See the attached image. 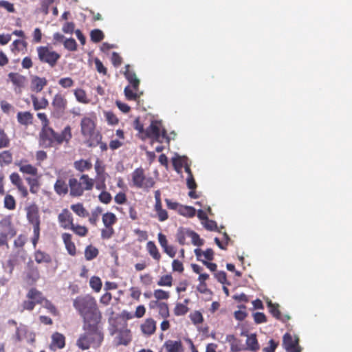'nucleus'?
I'll use <instances>...</instances> for the list:
<instances>
[{"label":"nucleus","mask_w":352,"mask_h":352,"mask_svg":"<svg viewBox=\"0 0 352 352\" xmlns=\"http://www.w3.org/2000/svg\"><path fill=\"white\" fill-rule=\"evenodd\" d=\"M113 229L112 227H106L105 229H102L101 232V236L102 239H110L113 234Z\"/></svg>","instance_id":"obj_61"},{"label":"nucleus","mask_w":352,"mask_h":352,"mask_svg":"<svg viewBox=\"0 0 352 352\" xmlns=\"http://www.w3.org/2000/svg\"><path fill=\"white\" fill-rule=\"evenodd\" d=\"M12 160V155L11 153L8 151H5L0 153V162H3L5 164H10Z\"/></svg>","instance_id":"obj_52"},{"label":"nucleus","mask_w":352,"mask_h":352,"mask_svg":"<svg viewBox=\"0 0 352 352\" xmlns=\"http://www.w3.org/2000/svg\"><path fill=\"white\" fill-rule=\"evenodd\" d=\"M116 216L111 212H107L102 216V222L105 227H111V226L116 222Z\"/></svg>","instance_id":"obj_33"},{"label":"nucleus","mask_w":352,"mask_h":352,"mask_svg":"<svg viewBox=\"0 0 352 352\" xmlns=\"http://www.w3.org/2000/svg\"><path fill=\"white\" fill-rule=\"evenodd\" d=\"M278 345V342H276L274 340L271 339L269 341V346L265 347L263 351L265 352H275L276 349Z\"/></svg>","instance_id":"obj_64"},{"label":"nucleus","mask_w":352,"mask_h":352,"mask_svg":"<svg viewBox=\"0 0 352 352\" xmlns=\"http://www.w3.org/2000/svg\"><path fill=\"white\" fill-rule=\"evenodd\" d=\"M90 36L93 42L98 43L103 39L104 34L100 30L95 29L91 32Z\"/></svg>","instance_id":"obj_40"},{"label":"nucleus","mask_w":352,"mask_h":352,"mask_svg":"<svg viewBox=\"0 0 352 352\" xmlns=\"http://www.w3.org/2000/svg\"><path fill=\"white\" fill-rule=\"evenodd\" d=\"M27 298L34 301L35 304L42 305L45 298L43 297L41 293L35 289H31L28 294Z\"/></svg>","instance_id":"obj_22"},{"label":"nucleus","mask_w":352,"mask_h":352,"mask_svg":"<svg viewBox=\"0 0 352 352\" xmlns=\"http://www.w3.org/2000/svg\"><path fill=\"white\" fill-rule=\"evenodd\" d=\"M190 230L185 228H179L177 230V234H176V239L177 242L183 245L186 243V239L187 238H190V234H191Z\"/></svg>","instance_id":"obj_16"},{"label":"nucleus","mask_w":352,"mask_h":352,"mask_svg":"<svg viewBox=\"0 0 352 352\" xmlns=\"http://www.w3.org/2000/svg\"><path fill=\"white\" fill-rule=\"evenodd\" d=\"M191 242L194 245L201 246L204 245V240L201 239L199 236L192 230L191 231L190 236Z\"/></svg>","instance_id":"obj_47"},{"label":"nucleus","mask_w":352,"mask_h":352,"mask_svg":"<svg viewBox=\"0 0 352 352\" xmlns=\"http://www.w3.org/2000/svg\"><path fill=\"white\" fill-rule=\"evenodd\" d=\"M299 339L298 337L294 338L289 333H286L283 337V346L287 352H301V347L299 346Z\"/></svg>","instance_id":"obj_7"},{"label":"nucleus","mask_w":352,"mask_h":352,"mask_svg":"<svg viewBox=\"0 0 352 352\" xmlns=\"http://www.w3.org/2000/svg\"><path fill=\"white\" fill-rule=\"evenodd\" d=\"M186 160H187V159L185 157H179L178 159H176V158L173 159V164L175 166H184L185 171L188 174V176L192 175V173L190 171V167L187 164Z\"/></svg>","instance_id":"obj_31"},{"label":"nucleus","mask_w":352,"mask_h":352,"mask_svg":"<svg viewBox=\"0 0 352 352\" xmlns=\"http://www.w3.org/2000/svg\"><path fill=\"white\" fill-rule=\"evenodd\" d=\"M267 307L269 308L270 313L277 320H282L281 313L279 310V305L278 304H274L272 301L267 302Z\"/></svg>","instance_id":"obj_28"},{"label":"nucleus","mask_w":352,"mask_h":352,"mask_svg":"<svg viewBox=\"0 0 352 352\" xmlns=\"http://www.w3.org/2000/svg\"><path fill=\"white\" fill-rule=\"evenodd\" d=\"M58 220L61 226L65 229H71L73 223L72 214L67 210H64L59 215Z\"/></svg>","instance_id":"obj_11"},{"label":"nucleus","mask_w":352,"mask_h":352,"mask_svg":"<svg viewBox=\"0 0 352 352\" xmlns=\"http://www.w3.org/2000/svg\"><path fill=\"white\" fill-rule=\"evenodd\" d=\"M72 230L76 234L84 236L86 235L87 232V229L82 226H75L74 224L72 226Z\"/></svg>","instance_id":"obj_49"},{"label":"nucleus","mask_w":352,"mask_h":352,"mask_svg":"<svg viewBox=\"0 0 352 352\" xmlns=\"http://www.w3.org/2000/svg\"><path fill=\"white\" fill-rule=\"evenodd\" d=\"M73 304L74 307L84 316L89 313L94 314L96 311L95 299L90 296L78 297L74 300Z\"/></svg>","instance_id":"obj_4"},{"label":"nucleus","mask_w":352,"mask_h":352,"mask_svg":"<svg viewBox=\"0 0 352 352\" xmlns=\"http://www.w3.org/2000/svg\"><path fill=\"white\" fill-rule=\"evenodd\" d=\"M102 212V210L100 208H96L94 211L91 212V215L89 217V222L93 225H96V223L98 220L99 215Z\"/></svg>","instance_id":"obj_51"},{"label":"nucleus","mask_w":352,"mask_h":352,"mask_svg":"<svg viewBox=\"0 0 352 352\" xmlns=\"http://www.w3.org/2000/svg\"><path fill=\"white\" fill-rule=\"evenodd\" d=\"M67 101L65 96L60 94H56L53 98L52 105L54 113L57 117L63 116L67 107Z\"/></svg>","instance_id":"obj_8"},{"label":"nucleus","mask_w":352,"mask_h":352,"mask_svg":"<svg viewBox=\"0 0 352 352\" xmlns=\"http://www.w3.org/2000/svg\"><path fill=\"white\" fill-rule=\"evenodd\" d=\"M74 27L75 25L74 23L67 22L63 25L62 30L66 34H72L74 31Z\"/></svg>","instance_id":"obj_60"},{"label":"nucleus","mask_w":352,"mask_h":352,"mask_svg":"<svg viewBox=\"0 0 352 352\" xmlns=\"http://www.w3.org/2000/svg\"><path fill=\"white\" fill-rule=\"evenodd\" d=\"M41 305L47 309L51 314L54 315L56 314V309L55 307L49 300L45 299Z\"/></svg>","instance_id":"obj_62"},{"label":"nucleus","mask_w":352,"mask_h":352,"mask_svg":"<svg viewBox=\"0 0 352 352\" xmlns=\"http://www.w3.org/2000/svg\"><path fill=\"white\" fill-rule=\"evenodd\" d=\"M98 254V250L91 245L87 246L85 252V258L88 261L92 260L96 257Z\"/></svg>","instance_id":"obj_36"},{"label":"nucleus","mask_w":352,"mask_h":352,"mask_svg":"<svg viewBox=\"0 0 352 352\" xmlns=\"http://www.w3.org/2000/svg\"><path fill=\"white\" fill-rule=\"evenodd\" d=\"M72 138L71 128L67 126L62 131L61 134H57V143L60 144L63 141L68 142Z\"/></svg>","instance_id":"obj_27"},{"label":"nucleus","mask_w":352,"mask_h":352,"mask_svg":"<svg viewBox=\"0 0 352 352\" xmlns=\"http://www.w3.org/2000/svg\"><path fill=\"white\" fill-rule=\"evenodd\" d=\"M254 320L256 324H261L267 322L266 316L262 312H256L254 314Z\"/></svg>","instance_id":"obj_54"},{"label":"nucleus","mask_w":352,"mask_h":352,"mask_svg":"<svg viewBox=\"0 0 352 352\" xmlns=\"http://www.w3.org/2000/svg\"><path fill=\"white\" fill-rule=\"evenodd\" d=\"M146 248L151 256L155 260L159 261L160 258V254L155 244L153 241H148L146 244Z\"/></svg>","instance_id":"obj_29"},{"label":"nucleus","mask_w":352,"mask_h":352,"mask_svg":"<svg viewBox=\"0 0 352 352\" xmlns=\"http://www.w3.org/2000/svg\"><path fill=\"white\" fill-rule=\"evenodd\" d=\"M57 142V133L49 127L48 125L43 126L42 131L40 134V142L44 147H50L52 144Z\"/></svg>","instance_id":"obj_6"},{"label":"nucleus","mask_w":352,"mask_h":352,"mask_svg":"<svg viewBox=\"0 0 352 352\" xmlns=\"http://www.w3.org/2000/svg\"><path fill=\"white\" fill-rule=\"evenodd\" d=\"M62 239L69 254L72 256L76 254V247L74 243L72 241V235L68 233H63L62 234Z\"/></svg>","instance_id":"obj_18"},{"label":"nucleus","mask_w":352,"mask_h":352,"mask_svg":"<svg viewBox=\"0 0 352 352\" xmlns=\"http://www.w3.org/2000/svg\"><path fill=\"white\" fill-rule=\"evenodd\" d=\"M103 340V335L98 329H95L82 335L77 340V345L82 350L90 347H98Z\"/></svg>","instance_id":"obj_2"},{"label":"nucleus","mask_w":352,"mask_h":352,"mask_svg":"<svg viewBox=\"0 0 352 352\" xmlns=\"http://www.w3.org/2000/svg\"><path fill=\"white\" fill-rule=\"evenodd\" d=\"M10 80L16 87L21 88L23 87L25 82V77L22 75L16 73H10L8 74Z\"/></svg>","instance_id":"obj_24"},{"label":"nucleus","mask_w":352,"mask_h":352,"mask_svg":"<svg viewBox=\"0 0 352 352\" xmlns=\"http://www.w3.org/2000/svg\"><path fill=\"white\" fill-rule=\"evenodd\" d=\"M159 313L163 318H167L169 315L168 313V308L166 303L164 302H160L159 303Z\"/></svg>","instance_id":"obj_55"},{"label":"nucleus","mask_w":352,"mask_h":352,"mask_svg":"<svg viewBox=\"0 0 352 352\" xmlns=\"http://www.w3.org/2000/svg\"><path fill=\"white\" fill-rule=\"evenodd\" d=\"M163 346L167 352H181L182 351V343L180 341L169 340L165 342Z\"/></svg>","instance_id":"obj_19"},{"label":"nucleus","mask_w":352,"mask_h":352,"mask_svg":"<svg viewBox=\"0 0 352 352\" xmlns=\"http://www.w3.org/2000/svg\"><path fill=\"white\" fill-rule=\"evenodd\" d=\"M52 340L50 348L52 350L55 351L56 349H62L65 346V337L63 334L55 333L52 335Z\"/></svg>","instance_id":"obj_13"},{"label":"nucleus","mask_w":352,"mask_h":352,"mask_svg":"<svg viewBox=\"0 0 352 352\" xmlns=\"http://www.w3.org/2000/svg\"><path fill=\"white\" fill-rule=\"evenodd\" d=\"M154 297L157 300H166L169 298V292L162 289H156L153 293Z\"/></svg>","instance_id":"obj_46"},{"label":"nucleus","mask_w":352,"mask_h":352,"mask_svg":"<svg viewBox=\"0 0 352 352\" xmlns=\"http://www.w3.org/2000/svg\"><path fill=\"white\" fill-rule=\"evenodd\" d=\"M186 160H187V159L185 157H179L178 159H176V158L173 159V164L175 166H184L185 171L188 174V176L192 175V173L190 171V167L187 164Z\"/></svg>","instance_id":"obj_32"},{"label":"nucleus","mask_w":352,"mask_h":352,"mask_svg":"<svg viewBox=\"0 0 352 352\" xmlns=\"http://www.w3.org/2000/svg\"><path fill=\"white\" fill-rule=\"evenodd\" d=\"M134 91L131 90L129 86L124 88V91L127 99L135 100L140 97V94L138 93V89L136 91L134 89Z\"/></svg>","instance_id":"obj_42"},{"label":"nucleus","mask_w":352,"mask_h":352,"mask_svg":"<svg viewBox=\"0 0 352 352\" xmlns=\"http://www.w3.org/2000/svg\"><path fill=\"white\" fill-rule=\"evenodd\" d=\"M190 319L194 324H199L203 321V317L200 312L195 311L190 314Z\"/></svg>","instance_id":"obj_56"},{"label":"nucleus","mask_w":352,"mask_h":352,"mask_svg":"<svg viewBox=\"0 0 352 352\" xmlns=\"http://www.w3.org/2000/svg\"><path fill=\"white\" fill-rule=\"evenodd\" d=\"M47 80L45 78H40L36 76L32 77L31 89L36 92H40L47 85Z\"/></svg>","instance_id":"obj_12"},{"label":"nucleus","mask_w":352,"mask_h":352,"mask_svg":"<svg viewBox=\"0 0 352 352\" xmlns=\"http://www.w3.org/2000/svg\"><path fill=\"white\" fill-rule=\"evenodd\" d=\"M155 322L151 318L146 320V321L141 325V330L145 335L153 334L155 332Z\"/></svg>","instance_id":"obj_17"},{"label":"nucleus","mask_w":352,"mask_h":352,"mask_svg":"<svg viewBox=\"0 0 352 352\" xmlns=\"http://www.w3.org/2000/svg\"><path fill=\"white\" fill-rule=\"evenodd\" d=\"M93 186V180L87 175H82L80 179L74 177L69 179L70 195L72 197L81 196L85 190H91Z\"/></svg>","instance_id":"obj_1"},{"label":"nucleus","mask_w":352,"mask_h":352,"mask_svg":"<svg viewBox=\"0 0 352 352\" xmlns=\"http://www.w3.org/2000/svg\"><path fill=\"white\" fill-rule=\"evenodd\" d=\"M95 124L94 122L88 118H85L81 121V131L84 136L90 137L91 140L98 134L94 131Z\"/></svg>","instance_id":"obj_9"},{"label":"nucleus","mask_w":352,"mask_h":352,"mask_svg":"<svg viewBox=\"0 0 352 352\" xmlns=\"http://www.w3.org/2000/svg\"><path fill=\"white\" fill-rule=\"evenodd\" d=\"M74 95L76 100L82 103H87L88 100L85 91L81 89H77L74 91Z\"/></svg>","instance_id":"obj_39"},{"label":"nucleus","mask_w":352,"mask_h":352,"mask_svg":"<svg viewBox=\"0 0 352 352\" xmlns=\"http://www.w3.org/2000/svg\"><path fill=\"white\" fill-rule=\"evenodd\" d=\"M161 122L153 121L146 130V135L160 142H162L164 139L168 142L170 139L175 138L176 133L174 131L170 133V136H167L164 129L161 131Z\"/></svg>","instance_id":"obj_3"},{"label":"nucleus","mask_w":352,"mask_h":352,"mask_svg":"<svg viewBox=\"0 0 352 352\" xmlns=\"http://www.w3.org/2000/svg\"><path fill=\"white\" fill-rule=\"evenodd\" d=\"M37 52L39 60L49 64L51 67H54L60 57V54L47 47H38Z\"/></svg>","instance_id":"obj_5"},{"label":"nucleus","mask_w":352,"mask_h":352,"mask_svg":"<svg viewBox=\"0 0 352 352\" xmlns=\"http://www.w3.org/2000/svg\"><path fill=\"white\" fill-rule=\"evenodd\" d=\"M188 311V307L183 304H177L175 308L174 312L176 316H183Z\"/></svg>","instance_id":"obj_53"},{"label":"nucleus","mask_w":352,"mask_h":352,"mask_svg":"<svg viewBox=\"0 0 352 352\" xmlns=\"http://www.w3.org/2000/svg\"><path fill=\"white\" fill-rule=\"evenodd\" d=\"M26 331V327L23 325L20 326L16 329L15 336L17 341H21L23 338V336L25 333Z\"/></svg>","instance_id":"obj_57"},{"label":"nucleus","mask_w":352,"mask_h":352,"mask_svg":"<svg viewBox=\"0 0 352 352\" xmlns=\"http://www.w3.org/2000/svg\"><path fill=\"white\" fill-rule=\"evenodd\" d=\"M54 190L59 195H65L68 192V186L65 181L58 178L54 184Z\"/></svg>","instance_id":"obj_21"},{"label":"nucleus","mask_w":352,"mask_h":352,"mask_svg":"<svg viewBox=\"0 0 352 352\" xmlns=\"http://www.w3.org/2000/svg\"><path fill=\"white\" fill-rule=\"evenodd\" d=\"M124 76L129 82L132 84L133 89L135 91L138 90L140 85V80L134 72L130 71L129 65H126Z\"/></svg>","instance_id":"obj_15"},{"label":"nucleus","mask_w":352,"mask_h":352,"mask_svg":"<svg viewBox=\"0 0 352 352\" xmlns=\"http://www.w3.org/2000/svg\"><path fill=\"white\" fill-rule=\"evenodd\" d=\"M17 120L23 125H28L32 123V116L30 112H19L17 113Z\"/></svg>","instance_id":"obj_26"},{"label":"nucleus","mask_w":352,"mask_h":352,"mask_svg":"<svg viewBox=\"0 0 352 352\" xmlns=\"http://www.w3.org/2000/svg\"><path fill=\"white\" fill-rule=\"evenodd\" d=\"M100 140L101 136L99 134H96L95 138L89 140V146H96L97 144H99L102 151H106L107 148V144L101 142Z\"/></svg>","instance_id":"obj_35"},{"label":"nucleus","mask_w":352,"mask_h":352,"mask_svg":"<svg viewBox=\"0 0 352 352\" xmlns=\"http://www.w3.org/2000/svg\"><path fill=\"white\" fill-rule=\"evenodd\" d=\"M65 49L69 51H76L77 49V43L74 38H67L63 41Z\"/></svg>","instance_id":"obj_44"},{"label":"nucleus","mask_w":352,"mask_h":352,"mask_svg":"<svg viewBox=\"0 0 352 352\" xmlns=\"http://www.w3.org/2000/svg\"><path fill=\"white\" fill-rule=\"evenodd\" d=\"M98 198H99L100 201L104 204H108L111 200V196L110 193H109L106 191L102 192L100 194Z\"/></svg>","instance_id":"obj_63"},{"label":"nucleus","mask_w":352,"mask_h":352,"mask_svg":"<svg viewBox=\"0 0 352 352\" xmlns=\"http://www.w3.org/2000/svg\"><path fill=\"white\" fill-rule=\"evenodd\" d=\"M27 180L30 186V192L32 193H36L38 189L37 180L31 178H27Z\"/></svg>","instance_id":"obj_58"},{"label":"nucleus","mask_w":352,"mask_h":352,"mask_svg":"<svg viewBox=\"0 0 352 352\" xmlns=\"http://www.w3.org/2000/svg\"><path fill=\"white\" fill-rule=\"evenodd\" d=\"M247 349L256 352L259 349V344L255 334H251L246 339Z\"/></svg>","instance_id":"obj_23"},{"label":"nucleus","mask_w":352,"mask_h":352,"mask_svg":"<svg viewBox=\"0 0 352 352\" xmlns=\"http://www.w3.org/2000/svg\"><path fill=\"white\" fill-rule=\"evenodd\" d=\"M132 179L133 184L138 187L142 188L144 186V181L145 180V176L144 171L141 168H137L134 170L132 175Z\"/></svg>","instance_id":"obj_14"},{"label":"nucleus","mask_w":352,"mask_h":352,"mask_svg":"<svg viewBox=\"0 0 352 352\" xmlns=\"http://www.w3.org/2000/svg\"><path fill=\"white\" fill-rule=\"evenodd\" d=\"M74 167L83 172L85 170L89 169L91 167V164L86 160H79L74 162Z\"/></svg>","instance_id":"obj_37"},{"label":"nucleus","mask_w":352,"mask_h":352,"mask_svg":"<svg viewBox=\"0 0 352 352\" xmlns=\"http://www.w3.org/2000/svg\"><path fill=\"white\" fill-rule=\"evenodd\" d=\"M160 286H171L172 285V276L170 275H165L162 276L157 282Z\"/></svg>","instance_id":"obj_50"},{"label":"nucleus","mask_w":352,"mask_h":352,"mask_svg":"<svg viewBox=\"0 0 352 352\" xmlns=\"http://www.w3.org/2000/svg\"><path fill=\"white\" fill-rule=\"evenodd\" d=\"M4 206L9 210H13L15 208V200L12 195H7L5 197Z\"/></svg>","instance_id":"obj_45"},{"label":"nucleus","mask_w":352,"mask_h":352,"mask_svg":"<svg viewBox=\"0 0 352 352\" xmlns=\"http://www.w3.org/2000/svg\"><path fill=\"white\" fill-rule=\"evenodd\" d=\"M179 213L184 216L193 217L196 214V210L191 206H180L178 208Z\"/></svg>","instance_id":"obj_34"},{"label":"nucleus","mask_w":352,"mask_h":352,"mask_svg":"<svg viewBox=\"0 0 352 352\" xmlns=\"http://www.w3.org/2000/svg\"><path fill=\"white\" fill-rule=\"evenodd\" d=\"M34 259L38 263H49L52 261V258L50 254L41 250L35 252Z\"/></svg>","instance_id":"obj_25"},{"label":"nucleus","mask_w":352,"mask_h":352,"mask_svg":"<svg viewBox=\"0 0 352 352\" xmlns=\"http://www.w3.org/2000/svg\"><path fill=\"white\" fill-rule=\"evenodd\" d=\"M131 340V331L127 329H122L119 330L115 340L116 344L127 345Z\"/></svg>","instance_id":"obj_10"},{"label":"nucleus","mask_w":352,"mask_h":352,"mask_svg":"<svg viewBox=\"0 0 352 352\" xmlns=\"http://www.w3.org/2000/svg\"><path fill=\"white\" fill-rule=\"evenodd\" d=\"M89 285L94 290L98 292L101 289L102 282L98 277L93 276L90 279Z\"/></svg>","instance_id":"obj_41"},{"label":"nucleus","mask_w":352,"mask_h":352,"mask_svg":"<svg viewBox=\"0 0 352 352\" xmlns=\"http://www.w3.org/2000/svg\"><path fill=\"white\" fill-rule=\"evenodd\" d=\"M71 208L76 214L80 217H86L88 215L87 211L80 204L72 205Z\"/></svg>","instance_id":"obj_38"},{"label":"nucleus","mask_w":352,"mask_h":352,"mask_svg":"<svg viewBox=\"0 0 352 352\" xmlns=\"http://www.w3.org/2000/svg\"><path fill=\"white\" fill-rule=\"evenodd\" d=\"M9 144V140L3 132V130L0 129V148L7 147Z\"/></svg>","instance_id":"obj_59"},{"label":"nucleus","mask_w":352,"mask_h":352,"mask_svg":"<svg viewBox=\"0 0 352 352\" xmlns=\"http://www.w3.org/2000/svg\"><path fill=\"white\" fill-rule=\"evenodd\" d=\"M74 80L69 77L62 78L58 80V84L63 88H70L74 85Z\"/></svg>","instance_id":"obj_48"},{"label":"nucleus","mask_w":352,"mask_h":352,"mask_svg":"<svg viewBox=\"0 0 352 352\" xmlns=\"http://www.w3.org/2000/svg\"><path fill=\"white\" fill-rule=\"evenodd\" d=\"M20 170L24 173L36 175L37 169L30 164H23L20 166Z\"/></svg>","instance_id":"obj_43"},{"label":"nucleus","mask_w":352,"mask_h":352,"mask_svg":"<svg viewBox=\"0 0 352 352\" xmlns=\"http://www.w3.org/2000/svg\"><path fill=\"white\" fill-rule=\"evenodd\" d=\"M27 218L30 223L40 221L38 208L30 206L27 208Z\"/></svg>","instance_id":"obj_20"},{"label":"nucleus","mask_w":352,"mask_h":352,"mask_svg":"<svg viewBox=\"0 0 352 352\" xmlns=\"http://www.w3.org/2000/svg\"><path fill=\"white\" fill-rule=\"evenodd\" d=\"M32 102L36 110L45 109L48 105V101L45 98L38 99L36 97L32 96Z\"/></svg>","instance_id":"obj_30"}]
</instances>
